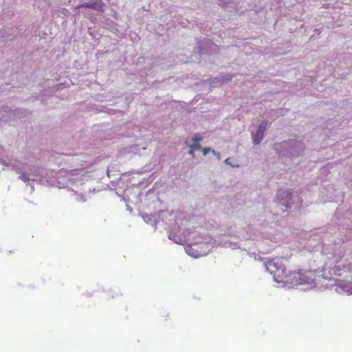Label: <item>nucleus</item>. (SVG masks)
Returning <instances> with one entry per match:
<instances>
[{
  "label": "nucleus",
  "instance_id": "1",
  "mask_svg": "<svg viewBox=\"0 0 352 352\" xmlns=\"http://www.w3.org/2000/svg\"><path fill=\"white\" fill-rule=\"evenodd\" d=\"M292 285L309 284L312 280L311 271H294L290 273Z\"/></svg>",
  "mask_w": 352,
  "mask_h": 352
},
{
  "label": "nucleus",
  "instance_id": "2",
  "mask_svg": "<svg viewBox=\"0 0 352 352\" xmlns=\"http://www.w3.org/2000/svg\"><path fill=\"white\" fill-rule=\"evenodd\" d=\"M272 267H275V264L270 263V272L273 274L274 280L278 283H282L286 285L292 284L291 281L290 273L287 272V270L283 267L276 268L275 270L272 269Z\"/></svg>",
  "mask_w": 352,
  "mask_h": 352
},
{
  "label": "nucleus",
  "instance_id": "3",
  "mask_svg": "<svg viewBox=\"0 0 352 352\" xmlns=\"http://www.w3.org/2000/svg\"><path fill=\"white\" fill-rule=\"evenodd\" d=\"M104 6V4L102 1V0H96L93 2H87V3H85L82 5L78 6L77 8L83 7V8H91V9L98 10V11H102L103 10Z\"/></svg>",
  "mask_w": 352,
  "mask_h": 352
},
{
  "label": "nucleus",
  "instance_id": "4",
  "mask_svg": "<svg viewBox=\"0 0 352 352\" xmlns=\"http://www.w3.org/2000/svg\"><path fill=\"white\" fill-rule=\"evenodd\" d=\"M267 122H263L260 124L257 132L254 135L253 140L255 144H259L263 138V132L265 130Z\"/></svg>",
  "mask_w": 352,
  "mask_h": 352
},
{
  "label": "nucleus",
  "instance_id": "5",
  "mask_svg": "<svg viewBox=\"0 0 352 352\" xmlns=\"http://www.w3.org/2000/svg\"><path fill=\"white\" fill-rule=\"evenodd\" d=\"M204 155H207L209 152H212L214 154H217L218 156H219V153H217L214 150H212L210 148H202L201 149Z\"/></svg>",
  "mask_w": 352,
  "mask_h": 352
},
{
  "label": "nucleus",
  "instance_id": "6",
  "mask_svg": "<svg viewBox=\"0 0 352 352\" xmlns=\"http://www.w3.org/2000/svg\"><path fill=\"white\" fill-rule=\"evenodd\" d=\"M195 151L198 150H201L202 147L198 142H194L192 145L190 146Z\"/></svg>",
  "mask_w": 352,
  "mask_h": 352
},
{
  "label": "nucleus",
  "instance_id": "7",
  "mask_svg": "<svg viewBox=\"0 0 352 352\" xmlns=\"http://www.w3.org/2000/svg\"><path fill=\"white\" fill-rule=\"evenodd\" d=\"M191 249H192V248H191V247H187V248H186V252H187L188 254H190V256H194V257H195V258H196V257H197V254H194V253H191V252H190Z\"/></svg>",
  "mask_w": 352,
  "mask_h": 352
},
{
  "label": "nucleus",
  "instance_id": "8",
  "mask_svg": "<svg viewBox=\"0 0 352 352\" xmlns=\"http://www.w3.org/2000/svg\"><path fill=\"white\" fill-rule=\"evenodd\" d=\"M202 140V138L198 135H196L193 137L192 141L194 142H198Z\"/></svg>",
  "mask_w": 352,
  "mask_h": 352
},
{
  "label": "nucleus",
  "instance_id": "9",
  "mask_svg": "<svg viewBox=\"0 0 352 352\" xmlns=\"http://www.w3.org/2000/svg\"><path fill=\"white\" fill-rule=\"evenodd\" d=\"M20 178L25 182H28L29 181V178L26 175H21L20 176Z\"/></svg>",
  "mask_w": 352,
  "mask_h": 352
},
{
  "label": "nucleus",
  "instance_id": "10",
  "mask_svg": "<svg viewBox=\"0 0 352 352\" xmlns=\"http://www.w3.org/2000/svg\"><path fill=\"white\" fill-rule=\"evenodd\" d=\"M195 151L190 146L189 154L192 155V157L195 156Z\"/></svg>",
  "mask_w": 352,
  "mask_h": 352
},
{
  "label": "nucleus",
  "instance_id": "11",
  "mask_svg": "<svg viewBox=\"0 0 352 352\" xmlns=\"http://www.w3.org/2000/svg\"><path fill=\"white\" fill-rule=\"evenodd\" d=\"M225 163H226V164H229V159H226V160H225Z\"/></svg>",
  "mask_w": 352,
  "mask_h": 352
}]
</instances>
